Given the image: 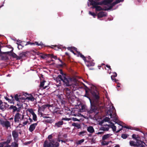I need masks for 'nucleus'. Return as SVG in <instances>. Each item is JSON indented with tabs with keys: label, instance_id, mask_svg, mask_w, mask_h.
Returning a JSON list of instances; mask_svg holds the SVG:
<instances>
[{
	"label": "nucleus",
	"instance_id": "obj_1",
	"mask_svg": "<svg viewBox=\"0 0 147 147\" xmlns=\"http://www.w3.org/2000/svg\"><path fill=\"white\" fill-rule=\"evenodd\" d=\"M91 93L93 96V101L90 103L91 108L90 110L88 111V113L90 114L95 113L97 109V107L96 105L98 104L99 97L98 96V92L97 90L91 91Z\"/></svg>",
	"mask_w": 147,
	"mask_h": 147
},
{
	"label": "nucleus",
	"instance_id": "obj_2",
	"mask_svg": "<svg viewBox=\"0 0 147 147\" xmlns=\"http://www.w3.org/2000/svg\"><path fill=\"white\" fill-rule=\"evenodd\" d=\"M105 0H104L100 2H98L93 0H89V2H90V5L92 6V8L93 9L94 8H95L96 11H99L102 10H104V9H107L108 8V7L107 8L106 7H105L104 8L102 9L100 6H98V5H102L103 4L107 5L109 7V5H108L109 4L106 1V2H105Z\"/></svg>",
	"mask_w": 147,
	"mask_h": 147
},
{
	"label": "nucleus",
	"instance_id": "obj_3",
	"mask_svg": "<svg viewBox=\"0 0 147 147\" xmlns=\"http://www.w3.org/2000/svg\"><path fill=\"white\" fill-rule=\"evenodd\" d=\"M53 134L49 135L47 139L49 141L46 140L44 142L46 145H47L49 147H59V144L57 141V139L53 138Z\"/></svg>",
	"mask_w": 147,
	"mask_h": 147
},
{
	"label": "nucleus",
	"instance_id": "obj_4",
	"mask_svg": "<svg viewBox=\"0 0 147 147\" xmlns=\"http://www.w3.org/2000/svg\"><path fill=\"white\" fill-rule=\"evenodd\" d=\"M76 80V79L75 78H67L65 76H64L62 78V81L64 86H69L72 84L73 81H75Z\"/></svg>",
	"mask_w": 147,
	"mask_h": 147
},
{
	"label": "nucleus",
	"instance_id": "obj_5",
	"mask_svg": "<svg viewBox=\"0 0 147 147\" xmlns=\"http://www.w3.org/2000/svg\"><path fill=\"white\" fill-rule=\"evenodd\" d=\"M0 124L3 127H5L7 129H8V128L11 127L10 122L6 119L4 120L2 118H0Z\"/></svg>",
	"mask_w": 147,
	"mask_h": 147
},
{
	"label": "nucleus",
	"instance_id": "obj_6",
	"mask_svg": "<svg viewBox=\"0 0 147 147\" xmlns=\"http://www.w3.org/2000/svg\"><path fill=\"white\" fill-rule=\"evenodd\" d=\"M64 94L68 99H69L71 96L72 93L71 90L69 88H65L63 91Z\"/></svg>",
	"mask_w": 147,
	"mask_h": 147
},
{
	"label": "nucleus",
	"instance_id": "obj_7",
	"mask_svg": "<svg viewBox=\"0 0 147 147\" xmlns=\"http://www.w3.org/2000/svg\"><path fill=\"white\" fill-rule=\"evenodd\" d=\"M78 84H79L78 83V82L76 80V81H73L72 84L69 86H70V88L72 90L74 91L78 89Z\"/></svg>",
	"mask_w": 147,
	"mask_h": 147
},
{
	"label": "nucleus",
	"instance_id": "obj_8",
	"mask_svg": "<svg viewBox=\"0 0 147 147\" xmlns=\"http://www.w3.org/2000/svg\"><path fill=\"white\" fill-rule=\"evenodd\" d=\"M124 1V0H116L115 1L113 2L112 3H110V5H109L107 9H104L105 10H108L111 9L116 4L118 3L121 2H123Z\"/></svg>",
	"mask_w": 147,
	"mask_h": 147
},
{
	"label": "nucleus",
	"instance_id": "obj_9",
	"mask_svg": "<svg viewBox=\"0 0 147 147\" xmlns=\"http://www.w3.org/2000/svg\"><path fill=\"white\" fill-rule=\"evenodd\" d=\"M12 135L14 142L17 143L18 141V133L16 130H13L12 131Z\"/></svg>",
	"mask_w": 147,
	"mask_h": 147
},
{
	"label": "nucleus",
	"instance_id": "obj_10",
	"mask_svg": "<svg viewBox=\"0 0 147 147\" xmlns=\"http://www.w3.org/2000/svg\"><path fill=\"white\" fill-rule=\"evenodd\" d=\"M12 98V102H13V104H14V102L13 101L14 100H16L18 102L20 101V96H21L20 95H18V94H16L14 97L12 95L10 96ZM11 103H12V102H11Z\"/></svg>",
	"mask_w": 147,
	"mask_h": 147
},
{
	"label": "nucleus",
	"instance_id": "obj_11",
	"mask_svg": "<svg viewBox=\"0 0 147 147\" xmlns=\"http://www.w3.org/2000/svg\"><path fill=\"white\" fill-rule=\"evenodd\" d=\"M112 109L113 112H114V113L113 114H112V117L111 118H113V121L114 122L115 121H117L118 117L116 113L115 109L113 106L112 107Z\"/></svg>",
	"mask_w": 147,
	"mask_h": 147
},
{
	"label": "nucleus",
	"instance_id": "obj_12",
	"mask_svg": "<svg viewBox=\"0 0 147 147\" xmlns=\"http://www.w3.org/2000/svg\"><path fill=\"white\" fill-rule=\"evenodd\" d=\"M5 144L6 145L3 147H18V143L15 142H12L10 145L9 144Z\"/></svg>",
	"mask_w": 147,
	"mask_h": 147
},
{
	"label": "nucleus",
	"instance_id": "obj_13",
	"mask_svg": "<svg viewBox=\"0 0 147 147\" xmlns=\"http://www.w3.org/2000/svg\"><path fill=\"white\" fill-rule=\"evenodd\" d=\"M28 44H30V45H37L38 46H40L42 47H45V45L43 44L41 42H40V43H38V42H35L34 43H32V42H27V44L25 45H26Z\"/></svg>",
	"mask_w": 147,
	"mask_h": 147
},
{
	"label": "nucleus",
	"instance_id": "obj_14",
	"mask_svg": "<svg viewBox=\"0 0 147 147\" xmlns=\"http://www.w3.org/2000/svg\"><path fill=\"white\" fill-rule=\"evenodd\" d=\"M21 114L18 113L15 115L14 117V121L15 123L19 122V119H20Z\"/></svg>",
	"mask_w": 147,
	"mask_h": 147
},
{
	"label": "nucleus",
	"instance_id": "obj_15",
	"mask_svg": "<svg viewBox=\"0 0 147 147\" xmlns=\"http://www.w3.org/2000/svg\"><path fill=\"white\" fill-rule=\"evenodd\" d=\"M62 76L61 75H59L55 79L57 83H58L59 86L61 85V81H62Z\"/></svg>",
	"mask_w": 147,
	"mask_h": 147
},
{
	"label": "nucleus",
	"instance_id": "obj_16",
	"mask_svg": "<svg viewBox=\"0 0 147 147\" xmlns=\"http://www.w3.org/2000/svg\"><path fill=\"white\" fill-rule=\"evenodd\" d=\"M38 122L36 123L31 124L29 127V130L30 132H32L35 129L36 126L37 125Z\"/></svg>",
	"mask_w": 147,
	"mask_h": 147
},
{
	"label": "nucleus",
	"instance_id": "obj_17",
	"mask_svg": "<svg viewBox=\"0 0 147 147\" xmlns=\"http://www.w3.org/2000/svg\"><path fill=\"white\" fill-rule=\"evenodd\" d=\"M67 49L70 51L73 54H74V55H76V53L74 52L73 50H74L75 51H76L77 52V49L76 48L74 47H69L67 48Z\"/></svg>",
	"mask_w": 147,
	"mask_h": 147
},
{
	"label": "nucleus",
	"instance_id": "obj_18",
	"mask_svg": "<svg viewBox=\"0 0 147 147\" xmlns=\"http://www.w3.org/2000/svg\"><path fill=\"white\" fill-rule=\"evenodd\" d=\"M12 140V138L10 134L9 136L7 137V140L6 141L4 142V143L5 144H9L11 142Z\"/></svg>",
	"mask_w": 147,
	"mask_h": 147
},
{
	"label": "nucleus",
	"instance_id": "obj_19",
	"mask_svg": "<svg viewBox=\"0 0 147 147\" xmlns=\"http://www.w3.org/2000/svg\"><path fill=\"white\" fill-rule=\"evenodd\" d=\"M26 57V53L25 52H22L20 53L18 56V60H20Z\"/></svg>",
	"mask_w": 147,
	"mask_h": 147
},
{
	"label": "nucleus",
	"instance_id": "obj_20",
	"mask_svg": "<svg viewBox=\"0 0 147 147\" xmlns=\"http://www.w3.org/2000/svg\"><path fill=\"white\" fill-rule=\"evenodd\" d=\"M63 122L62 121H59L55 123V126L57 127H61V126L63 124Z\"/></svg>",
	"mask_w": 147,
	"mask_h": 147
},
{
	"label": "nucleus",
	"instance_id": "obj_21",
	"mask_svg": "<svg viewBox=\"0 0 147 147\" xmlns=\"http://www.w3.org/2000/svg\"><path fill=\"white\" fill-rule=\"evenodd\" d=\"M106 16V13L103 12H99L98 14V18H101L103 17Z\"/></svg>",
	"mask_w": 147,
	"mask_h": 147
},
{
	"label": "nucleus",
	"instance_id": "obj_22",
	"mask_svg": "<svg viewBox=\"0 0 147 147\" xmlns=\"http://www.w3.org/2000/svg\"><path fill=\"white\" fill-rule=\"evenodd\" d=\"M85 62H87L86 64V66L88 67H90L91 66H94V65L95 63L92 62L90 61L87 60Z\"/></svg>",
	"mask_w": 147,
	"mask_h": 147
},
{
	"label": "nucleus",
	"instance_id": "obj_23",
	"mask_svg": "<svg viewBox=\"0 0 147 147\" xmlns=\"http://www.w3.org/2000/svg\"><path fill=\"white\" fill-rule=\"evenodd\" d=\"M87 131L90 133H92L94 132V130L92 126H90L87 127Z\"/></svg>",
	"mask_w": 147,
	"mask_h": 147
},
{
	"label": "nucleus",
	"instance_id": "obj_24",
	"mask_svg": "<svg viewBox=\"0 0 147 147\" xmlns=\"http://www.w3.org/2000/svg\"><path fill=\"white\" fill-rule=\"evenodd\" d=\"M77 53L78 54V56H80L81 58H82L85 62L86 61V57L82 54L80 52L77 51Z\"/></svg>",
	"mask_w": 147,
	"mask_h": 147
},
{
	"label": "nucleus",
	"instance_id": "obj_25",
	"mask_svg": "<svg viewBox=\"0 0 147 147\" xmlns=\"http://www.w3.org/2000/svg\"><path fill=\"white\" fill-rule=\"evenodd\" d=\"M26 100H29L33 101L34 100V98L33 97L32 94H30L29 96L27 97L26 98Z\"/></svg>",
	"mask_w": 147,
	"mask_h": 147
},
{
	"label": "nucleus",
	"instance_id": "obj_26",
	"mask_svg": "<svg viewBox=\"0 0 147 147\" xmlns=\"http://www.w3.org/2000/svg\"><path fill=\"white\" fill-rule=\"evenodd\" d=\"M46 82V81L45 80H43L42 82H41L40 84V87L41 88L43 87V89H45L47 88L48 86L46 85L45 86H44L45 85V83Z\"/></svg>",
	"mask_w": 147,
	"mask_h": 147
},
{
	"label": "nucleus",
	"instance_id": "obj_27",
	"mask_svg": "<svg viewBox=\"0 0 147 147\" xmlns=\"http://www.w3.org/2000/svg\"><path fill=\"white\" fill-rule=\"evenodd\" d=\"M129 144L131 146L134 147H139V144H136L134 141L131 140L130 141Z\"/></svg>",
	"mask_w": 147,
	"mask_h": 147
},
{
	"label": "nucleus",
	"instance_id": "obj_28",
	"mask_svg": "<svg viewBox=\"0 0 147 147\" xmlns=\"http://www.w3.org/2000/svg\"><path fill=\"white\" fill-rule=\"evenodd\" d=\"M51 107V105L48 104L43 105L41 106V107H39V109H40L41 110H44L47 107Z\"/></svg>",
	"mask_w": 147,
	"mask_h": 147
},
{
	"label": "nucleus",
	"instance_id": "obj_29",
	"mask_svg": "<svg viewBox=\"0 0 147 147\" xmlns=\"http://www.w3.org/2000/svg\"><path fill=\"white\" fill-rule=\"evenodd\" d=\"M10 109H13V112H14L15 111H19V109L18 110V108L16 106L13 105H11L9 107Z\"/></svg>",
	"mask_w": 147,
	"mask_h": 147
},
{
	"label": "nucleus",
	"instance_id": "obj_30",
	"mask_svg": "<svg viewBox=\"0 0 147 147\" xmlns=\"http://www.w3.org/2000/svg\"><path fill=\"white\" fill-rule=\"evenodd\" d=\"M72 125L76 127L78 129L81 128L80 124L78 123H74L72 124Z\"/></svg>",
	"mask_w": 147,
	"mask_h": 147
},
{
	"label": "nucleus",
	"instance_id": "obj_31",
	"mask_svg": "<svg viewBox=\"0 0 147 147\" xmlns=\"http://www.w3.org/2000/svg\"><path fill=\"white\" fill-rule=\"evenodd\" d=\"M61 111L58 110L57 108H55L53 111V114H61L60 112Z\"/></svg>",
	"mask_w": 147,
	"mask_h": 147
},
{
	"label": "nucleus",
	"instance_id": "obj_32",
	"mask_svg": "<svg viewBox=\"0 0 147 147\" xmlns=\"http://www.w3.org/2000/svg\"><path fill=\"white\" fill-rule=\"evenodd\" d=\"M17 42V43L18 45V48L20 49H22V48L24 47V45H23L22 42H21L20 43L19 42Z\"/></svg>",
	"mask_w": 147,
	"mask_h": 147
},
{
	"label": "nucleus",
	"instance_id": "obj_33",
	"mask_svg": "<svg viewBox=\"0 0 147 147\" xmlns=\"http://www.w3.org/2000/svg\"><path fill=\"white\" fill-rule=\"evenodd\" d=\"M6 106L3 103L0 104V109L2 110L3 111H4L6 109Z\"/></svg>",
	"mask_w": 147,
	"mask_h": 147
},
{
	"label": "nucleus",
	"instance_id": "obj_34",
	"mask_svg": "<svg viewBox=\"0 0 147 147\" xmlns=\"http://www.w3.org/2000/svg\"><path fill=\"white\" fill-rule=\"evenodd\" d=\"M111 127L112 129V130L113 131H116V127L114 125V124L112 123H111Z\"/></svg>",
	"mask_w": 147,
	"mask_h": 147
},
{
	"label": "nucleus",
	"instance_id": "obj_35",
	"mask_svg": "<svg viewBox=\"0 0 147 147\" xmlns=\"http://www.w3.org/2000/svg\"><path fill=\"white\" fill-rule=\"evenodd\" d=\"M112 111L111 112L110 109L108 110L106 113V115H109L111 117H112Z\"/></svg>",
	"mask_w": 147,
	"mask_h": 147
},
{
	"label": "nucleus",
	"instance_id": "obj_36",
	"mask_svg": "<svg viewBox=\"0 0 147 147\" xmlns=\"http://www.w3.org/2000/svg\"><path fill=\"white\" fill-rule=\"evenodd\" d=\"M47 56L49 57H51V58H53L55 59H57V57L56 56H54L53 54H49L47 55Z\"/></svg>",
	"mask_w": 147,
	"mask_h": 147
},
{
	"label": "nucleus",
	"instance_id": "obj_37",
	"mask_svg": "<svg viewBox=\"0 0 147 147\" xmlns=\"http://www.w3.org/2000/svg\"><path fill=\"white\" fill-rule=\"evenodd\" d=\"M109 134H107L106 135H104L102 137V140H105L106 139L108 138H109L110 136Z\"/></svg>",
	"mask_w": 147,
	"mask_h": 147
},
{
	"label": "nucleus",
	"instance_id": "obj_38",
	"mask_svg": "<svg viewBox=\"0 0 147 147\" xmlns=\"http://www.w3.org/2000/svg\"><path fill=\"white\" fill-rule=\"evenodd\" d=\"M87 132L86 131H83L80 132L79 134V136H84L85 135Z\"/></svg>",
	"mask_w": 147,
	"mask_h": 147
},
{
	"label": "nucleus",
	"instance_id": "obj_39",
	"mask_svg": "<svg viewBox=\"0 0 147 147\" xmlns=\"http://www.w3.org/2000/svg\"><path fill=\"white\" fill-rule=\"evenodd\" d=\"M129 135L126 134H123L121 135V137L124 139H126L128 136Z\"/></svg>",
	"mask_w": 147,
	"mask_h": 147
},
{
	"label": "nucleus",
	"instance_id": "obj_40",
	"mask_svg": "<svg viewBox=\"0 0 147 147\" xmlns=\"http://www.w3.org/2000/svg\"><path fill=\"white\" fill-rule=\"evenodd\" d=\"M85 107L84 105L82 106L81 108L80 109V111L81 112H83L85 111Z\"/></svg>",
	"mask_w": 147,
	"mask_h": 147
},
{
	"label": "nucleus",
	"instance_id": "obj_41",
	"mask_svg": "<svg viewBox=\"0 0 147 147\" xmlns=\"http://www.w3.org/2000/svg\"><path fill=\"white\" fill-rule=\"evenodd\" d=\"M84 97H86L87 98H88L90 100V103H91V102L93 101V100H92L91 99L90 97V96H89V95H88V94H85L84 95Z\"/></svg>",
	"mask_w": 147,
	"mask_h": 147
},
{
	"label": "nucleus",
	"instance_id": "obj_42",
	"mask_svg": "<svg viewBox=\"0 0 147 147\" xmlns=\"http://www.w3.org/2000/svg\"><path fill=\"white\" fill-rule=\"evenodd\" d=\"M33 116V119L35 121L37 120V117L36 114L34 113L32 115Z\"/></svg>",
	"mask_w": 147,
	"mask_h": 147
},
{
	"label": "nucleus",
	"instance_id": "obj_43",
	"mask_svg": "<svg viewBox=\"0 0 147 147\" xmlns=\"http://www.w3.org/2000/svg\"><path fill=\"white\" fill-rule=\"evenodd\" d=\"M114 122H115L116 123L118 124L119 125L121 126H122L123 123L121 121H118V119L117 121H115Z\"/></svg>",
	"mask_w": 147,
	"mask_h": 147
},
{
	"label": "nucleus",
	"instance_id": "obj_44",
	"mask_svg": "<svg viewBox=\"0 0 147 147\" xmlns=\"http://www.w3.org/2000/svg\"><path fill=\"white\" fill-rule=\"evenodd\" d=\"M27 111H28L32 115L35 113L34 112L33 109H28L27 110Z\"/></svg>",
	"mask_w": 147,
	"mask_h": 147
},
{
	"label": "nucleus",
	"instance_id": "obj_45",
	"mask_svg": "<svg viewBox=\"0 0 147 147\" xmlns=\"http://www.w3.org/2000/svg\"><path fill=\"white\" fill-rule=\"evenodd\" d=\"M109 143V142H106L105 141H102V144L103 145H108Z\"/></svg>",
	"mask_w": 147,
	"mask_h": 147
},
{
	"label": "nucleus",
	"instance_id": "obj_46",
	"mask_svg": "<svg viewBox=\"0 0 147 147\" xmlns=\"http://www.w3.org/2000/svg\"><path fill=\"white\" fill-rule=\"evenodd\" d=\"M71 120V119L70 118H65V117H63L61 119V121H63V120H65V121H69Z\"/></svg>",
	"mask_w": 147,
	"mask_h": 147
},
{
	"label": "nucleus",
	"instance_id": "obj_47",
	"mask_svg": "<svg viewBox=\"0 0 147 147\" xmlns=\"http://www.w3.org/2000/svg\"><path fill=\"white\" fill-rule=\"evenodd\" d=\"M111 78L112 80L114 82H115L116 83H117L118 82V80L116 78H113V76H111Z\"/></svg>",
	"mask_w": 147,
	"mask_h": 147
},
{
	"label": "nucleus",
	"instance_id": "obj_48",
	"mask_svg": "<svg viewBox=\"0 0 147 147\" xmlns=\"http://www.w3.org/2000/svg\"><path fill=\"white\" fill-rule=\"evenodd\" d=\"M17 105L19 107V109H20L21 108L22 105L21 103H20V101L18 102L17 103Z\"/></svg>",
	"mask_w": 147,
	"mask_h": 147
},
{
	"label": "nucleus",
	"instance_id": "obj_49",
	"mask_svg": "<svg viewBox=\"0 0 147 147\" xmlns=\"http://www.w3.org/2000/svg\"><path fill=\"white\" fill-rule=\"evenodd\" d=\"M89 14L93 16V17L95 18V16H96V14L94 12H91L90 11H89Z\"/></svg>",
	"mask_w": 147,
	"mask_h": 147
},
{
	"label": "nucleus",
	"instance_id": "obj_50",
	"mask_svg": "<svg viewBox=\"0 0 147 147\" xmlns=\"http://www.w3.org/2000/svg\"><path fill=\"white\" fill-rule=\"evenodd\" d=\"M45 122L47 123H51L53 122V120L52 119H47L45 120Z\"/></svg>",
	"mask_w": 147,
	"mask_h": 147
},
{
	"label": "nucleus",
	"instance_id": "obj_51",
	"mask_svg": "<svg viewBox=\"0 0 147 147\" xmlns=\"http://www.w3.org/2000/svg\"><path fill=\"white\" fill-rule=\"evenodd\" d=\"M84 140L82 139L78 141L77 144H80L84 141Z\"/></svg>",
	"mask_w": 147,
	"mask_h": 147
},
{
	"label": "nucleus",
	"instance_id": "obj_52",
	"mask_svg": "<svg viewBox=\"0 0 147 147\" xmlns=\"http://www.w3.org/2000/svg\"><path fill=\"white\" fill-rule=\"evenodd\" d=\"M110 120V119L108 117H106L104 119V120L106 122H108Z\"/></svg>",
	"mask_w": 147,
	"mask_h": 147
},
{
	"label": "nucleus",
	"instance_id": "obj_53",
	"mask_svg": "<svg viewBox=\"0 0 147 147\" xmlns=\"http://www.w3.org/2000/svg\"><path fill=\"white\" fill-rule=\"evenodd\" d=\"M105 2L106 1L108 3L109 5L113 1V0H105Z\"/></svg>",
	"mask_w": 147,
	"mask_h": 147
},
{
	"label": "nucleus",
	"instance_id": "obj_54",
	"mask_svg": "<svg viewBox=\"0 0 147 147\" xmlns=\"http://www.w3.org/2000/svg\"><path fill=\"white\" fill-rule=\"evenodd\" d=\"M71 120L74 121H79V120L77 119L76 118L72 117L71 118Z\"/></svg>",
	"mask_w": 147,
	"mask_h": 147
},
{
	"label": "nucleus",
	"instance_id": "obj_55",
	"mask_svg": "<svg viewBox=\"0 0 147 147\" xmlns=\"http://www.w3.org/2000/svg\"><path fill=\"white\" fill-rule=\"evenodd\" d=\"M32 95L33 97H34V100L35 99L36 100L37 97L38 96V95L37 94H33Z\"/></svg>",
	"mask_w": 147,
	"mask_h": 147
},
{
	"label": "nucleus",
	"instance_id": "obj_56",
	"mask_svg": "<svg viewBox=\"0 0 147 147\" xmlns=\"http://www.w3.org/2000/svg\"><path fill=\"white\" fill-rule=\"evenodd\" d=\"M26 99V98L25 99L23 97H21L20 96V101L21 100H22V101L24 102L25 101V100Z\"/></svg>",
	"mask_w": 147,
	"mask_h": 147
},
{
	"label": "nucleus",
	"instance_id": "obj_57",
	"mask_svg": "<svg viewBox=\"0 0 147 147\" xmlns=\"http://www.w3.org/2000/svg\"><path fill=\"white\" fill-rule=\"evenodd\" d=\"M109 128H105V127H102V130L104 131H108Z\"/></svg>",
	"mask_w": 147,
	"mask_h": 147
},
{
	"label": "nucleus",
	"instance_id": "obj_58",
	"mask_svg": "<svg viewBox=\"0 0 147 147\" xmlns=\"http://www.w3.org/2000/svg\"><path fill=\"white\" fill-rule=\"evenodd\" d=\"M137 135H136V134H133L132 136V137L133 139L136 140V137Z\"/></svg>",
	"mask_w": 147,
	"mask_h": 147
},
{
	"label": "nucleus",
	"instance_id": "obj_59",
	"mask_svg": "<svg viewBox=\"0 0 147 147\" xmlns=\"http://www.w3.org/2000/svg\"><path fill=\"white\" fill-rule=\"evenodd\" d=\"M28 123V121L24 122L23 123V125H22V126H24L25 125H26L27 123Z\"/></svg>",
	"mask_w": 147,
	"mask_h": 147
},
{
	"label": "nucleus",
	"instance_id": "obj_60",
	"mask_svg": "<svg viewBox=\"0 0 147 147\" xmlns=\"http://www.w3.org/2000/svg\"><path fill=\"white\" fill-rule=\"evenodd\" d=\"M84 90H85V94H88V95H89V92L88 91V90L86 88H84Z\"/></svg>",
	"mask_w": 147,
	"mask_h": 147
},
{
	"label": "nucleus",
	"instance_id": "obj_61",
	"mask_svg": "<svg viewBox=\"0 0 147 147\" xmlns=\"http://www.w3.org/2000/svg\"><path fill=\"white\" fill-rule=\"evenodd\" d=\"M122 128L124 127V128H127V129H131L128 126H125V125L123 126L122 125Z\"/></svg>",
	"mask_w": 147,
	"mask_h": 147
},
{
	"label": "nucleus",
	"instance_id": "obj_62",
	"mask_svg": "<svg viewBox=\"0 0 147 147\" xmlns=\"http://www.w3.org/2000/svg\"><path fill=\"white\" fill-rule=\"evenodd\" d=\"M4 144H5L4 143V142L0 143V147H3Z\"/></svg>",
	"mask_w": 147,
	"mask_h": 147
},
{
	"label": "nucleus",
	"instance_id": "obj_63",
	"mask_svg": "<svg viewBox=\"0 0 147 147\" xmlns=\"http://www.w3.org/2000/svg\"><path fill=\"white\" fill-rule=\"evenodd\" d=\"M113 73L114 74L113 75H112V76H113V78H115L117 76V74L116 72H114Z\"/></svg>",
	"mask_w": 147,
	"mask_h": 147
},
{
	"label": "nucleus",
	"instance_id": "obj_64",
	"mask_svg": "<svg viewBox=\"0 0 147 147\" xmlns=\"http://www.w3.org/2000/svg\"><path fill=\"white\" fill-rule=\"evenodd\" d=\"M139 145V146H140L141 147H145L144 145L142 143H141L140 144H138Z\"/></svg>",
	"mask_w": 147,
	"mask_h": 147
}]
</instances>
